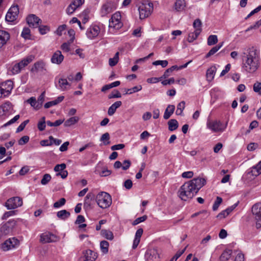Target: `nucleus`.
Wrapping results in <instances>:
<instances>
[{
    "label": "nucleus",
    "mask_w": 261,
    "mask_h": 261,
    "mask_svg": "<svg viewBox=\"0 0 261 261\" xmlns=\"http://www.w3.org/2000/svg\"><path fill=\"white\" fill-rule=\"evenodd\" d=\"M206 184L204 178H195L182 185L178 193L180 198L184 201L192 198L199 190Z\"/></svg>",
    "instance_id": "nucleus-1"
},
{
    "label": "nucleus",
    "mask_w": 261,
    "mask_h": 261,
    "mask_svg": "<svg viewBox=\"0 0 261 261\" xmlns=\"http://www.w3.org/2000/svg\"><path fill=\"white\" fill-rule=\"evenodd\" d=\"M242 69L247 73L255 72L260 65L259 53L253 46L249 48L244 53Z\"/></svg>",
    "instance_id": "nucleus-2"
},
{
    "label": "nucleus",
    "mask_w": 261,
    "mask_h": 261,
    "mask_svg": "<svg viewBox=\"0 0 261 261\" xmlns=\"http://www.w3.org/2000/svg\"><path fill=\"white\" fill-rule=\"evenodd\" d=\"M136 3L141 19H145L150 15L153 8L152 3H148L144 0H137Z\"/></svg>",
    "instance_id": "nucleus-3"
},
{
    "label": "nucleus",
    "mask_w": 261,
    "mask_h": 261,
    "mask_svg": "<svg viewBox=\"0 0 261 261\" xmlns=\"http://www.w3.org/2000/svg\"><path fill=\"white\" fill-rule=\"evenodd\" d=\"M95 200L97 205L101 208H107L112 204L111 195L105 192H101L97 194Z\"/></svg>",
    "instance_id": "nucleus-4"
},
{
    "label": "nucleus",
    "mask_w": 261,
    "mask_h": 261,
    "mask_svg": "<svg viewBox=\"0 0 261 261\" xmlns=\"http://www.w3.org/2000/svg\"><path fill=\"white\" fill-rule=\"evenodd\" d=\"M121 16L120 13L117 12L112 15L109 20V31L113 32L114 30H118L123 26V23L121 21Z\"/></svg>",
    "instance_id": "nucleus-5"
},
{
    "label": "nucleus",
    "mask_w": 261,
    "mask_h": 261,
    "mask_svg": "<svg viewBox=\"0 0 261 261\" xmlns=\"http://www.w3.org/2000/svg\"><path fill=\"white\" fill-rule=\"evenodd\" d=\"M13 88V83L11 80H7L0 85V97H5L10 95Z\"/></svg>",
    "instance_id": "nucleus-6"
},
{
    "label": "nucleus",
    "mask_w": 261,
    "mask_h": 261,
    "mask_svg": "<svg viewBox=\"0 0 261 261\" xmlns=\"http://www.w3.org/2000/svg\"><path fill=\"white\" fill-rule=\"evenodd\" d=\"M227 126V122L225 124L220 121H211L207 122V127L214 132H222L225 130Z\"/></svg>",
    "instance_id": "nucleus-7"
},
{
    "label": "nucleus",
    "mask_w": 261,
    "mask_h": 261,
    "mask_svg": "<svg viewBox=\"0 0 261 261\" xmlns=\"http://www.w3.org/2000/svg\"><path fill=\"white\" fill-rule=\"evenodd\" d=\"M22 199L20 197L16 196L9 198L5 203V206L8 210L15 209L22 205Z\"/></svg>",
    "instance_id": "nucleus-8"
},
{
    "label": "nucleus",
    "mask_w": 261,
    "mask_h": 261,
    "mask_svg": "<svg viewBox=\"0 0 261 261\" xmlns=\"http://www.w3.org/2000/svg\"><path fill=\"white\" fill-rule=\"evenodd\" d=\"M145 257L146 261H159L160 252L156 248L149 249L145 253Z\"/></svg>",
    "instance_id": "nucleus-9"
},
{
    "label": "nucleus",
    "mask_w": 261,
    "mask_h": 261,
    "mask_svg": "<svg viewBox=\"0 0 261 261\" xmlns=\"http://www.w3.org/2000/svg\"><path fill=\"white\" fill-rule=\"evenodd\" d=\"M252 213L256 221V225H261V202L256 203L252 206Z\"/></svg>",
    "instance_id": "nucleus-10"
},
{
    "label": "nucleus",
    "mask_w": 261,
    "mask_h": 261,
    "mask_svg": "<svg viewBox=\"0 0 261 261\" xmlns=\"http://www.w3.org/2000/svg\"><path fill=\"white\" fill-rule=\"evenodd\" d=\"M13 107L10 101H7L0 106V117L12 114Z\"/></svg>",
    "instance_id": "nucleus-11"
},
{
    "label": "nucleus",
    "mask_w": 261,
    "mask_h": 261,
    "mask_svg": "<svg viewBox=\"0 0 261 261\" xmlns=\"http://www.w3.org/2000/svg\"><path fill=\"white\" fill-rule=\"evenodd\" d=\"M56 240V236L49 232H45L40 235V241L42 243L54 242Z\"/></svg>",
    "instance_id": "nucleus-12"
},
{
    "label": "nucleus",
    "mask_w": 261,
    "mask_h": 261,
    "mask_svg": "<svg viewBox=\"0 0 261 261\" xmlns=\"http://www.w3.org/2000/svg\"><path fill=\"white\" fill-rule=\"evenodd\" d=\"M14 223L13 221H9L3 224L0 228V234L1 236L8 235L12 231Z\"/></svg>",
    "instance_id": "nucleus-13"
},
{
    "label": "nucleus",
    "mask_w": 261,
    "mask_h": 261,
    "mask_svg": "<svg viewBox=\"0 0 261 261\" xmlns=\"http://www.w3.org/2000/svg\"><path fill=\"white\" fill-rule=\"evenodd\" d=\"M100 32V28L97 25H93L89 27L87 32L86 35L87 37L90 39H93L96 38Z\"/></svg>",
    "instance_id": "nucleus-14"
},
{
    "label": "nucleus",
    "mask_w": 261,
    "mask_h": 261,
    "mask_svg": "<svg viewBox=\"0 0 261 261\" xmlns=\"http://www.w3.org/2000/svg\"><path fill=\"white\" fill-rule=\"evenodd\" d=\"M27 21L30 27L35 28L38 27L42 21L35 15L30 14L27 17Z\"/></svg>",
    "instance_id": "nucleus-15"
},
{
    "label": "nucleus",
    "mask_w": 261,
    "mask_h": 261,
    "mask_svg": "<svg viewBox=\"0 0 261 261\" xmlns=\"http://www.w3.org/2000/svg\"><path fill=\"white\" fill-rule=\"evenodd\" d=\"M19 244V241L15 238H12L6 240L3 244L4 250H8L12 248L15 247Z\"/></svg>",
    "instance_id": "nucleus-16"
},
{
    "label": "nucleus",
    "mask_w": 261,
    "mask_h": 261,
    "mask_svg": "<svg viewBox=\"0 0 261 261\" xmlns=\"http://www.w3.org/2000/svg\"><path fill=\"white\" fill-rule=\"evenodd\" d=\"M35 59V56L33 55H29L22 59L19 62L16 63L20 71H21L25 67L28 66L30 63H31Z\"/></svg>",
    "instance_id": "nucleus-17"
},
{
    "label": "nucleus",
    "mask_w": 261,
    "mask_h": 261,
    "mask_svg": "<svg viewBox=\"0 0 261 261\" xmlns=\"http://www.w3.org/2000/svg\"><path fill=\"white\" fill-rule=\"evenodd\" d=\"M45 70V63L42 60H40L34 64L31 71L35 72H43Z\"/></svg>",
    "instance_id": "nucleus-18"
},
{
    "label": "nucleus",
    "mask_w": 261,
    "mask_h": 261,
    "mask_svg": "<svg viewBox=\"0 0 261 261\" xmlns=\"http://www.w3.org/2000/svg\"><path fill=\"white\" fill-rule=\"evenodd\" d=\"M113 5L111 2H107L103 4L101 7L100 13L103 17L111 13L113 10Z\"/></svg>",
    "instance_id": "nucleus-19"
},
{
    "label": "nucleus",
    "mask_w": 261,
    "mask_h": 261,
    "mask_svg": "<svg viewBox=\"0 0 261 261\" xmlns=\"http://www.w3.org/2000/svg\"><path fill=\"white\" fill-rule=\"evenodd\" d=\"M84 261H95L97 257L96 252L91 250H87L84 252Z\"/></svg>",
    "instance_id": "nucleus-20"
},
{
    "label": "nucleus",
    "mask_w": 261,
    "mask_h": 261,
    "mask_svg": "<svg viewBox=\"0 0 261 261\" xmlns=\"http://www.w3.org/2000/svg\"><path fill=\"white\" fill-rule=\"evenodd\" d=\"M94 199L93 194L89 193L87 194L85 198L84 202V208L87 210L91 208V205L92 200Z\"/></svg>",
    "instance_id": "nucleus-21"
},
{
    "label": "nucleus",
    "mask_w": 261,
    "mask_h": 261,
    "mask_svg": "<svg viewBox=\"0 0 261 261\" xmlns=\"http://www.w3.org/2000/svg\"><path fill=\"white\" fill-rule=\"evenodd\" d=\"M64 56L60 50L56 51L53 55L51 58V61L53 63L60 64L63 61Z\"/></svg>",
    "instance_id": "nucleus-22"
},
{
    "label": "nucleus",
    "mask_w": 261,
    "mask_h": 261,
    "mask_svg": "<svg viewBox=\"0 0 261 261\" xmlns=\"http://www.w3.org/2000/svg\"><path fill=\"white\" fill-rule=\"evenodd\" d=\"M143 230L142 228H139L137 230L135 234V239L133 241V244L132 246L133 249H135L138 247L140 242V239L143 234Z\"/></svg>",
    "instance_id": "nucleus-23"
},
{
    "label": "nucleus",
    "mask_w": 261,
    "mask_h": 261,
    "mask_svg": "<svg viewBox=\"0 0 261 261\" xmlns=\"http://www.w3.org/2000/svg\"><path fill=\"white\" fill-rule=\"evenodd\" d=\"M59 89L65 91L69 88L71 84L67 81L66 79L60 78L58 81Z\"/></svg>",
    "instance_id": "nucleus-24"
},
{
    "label": "nucleus",
    "mask_w": 261,
    "mask_h": 261,
    "mask_svg": "<svg viewBox=\"0 0 261 261\" xmlns=\"http://www.w3.org/2000/svg\"><path fill=\"white\" fill-rule=\"evenodd\" d=\"M186 4L185 0H176L174 4V8L176 11L181 12L185 9Z\"/></svg>",
    "instance_id": "nucleus-25"
},
{
    "label": "nucleus",
    "mask_w": 261,
    "mask_h": 261,
    "mask_svg": "<svg viewBox=\"0 0 261 261\" xmlns=\"http://www.w3.org/2000/svg\"><path fill=\"white\" fill-rule=\"evenodd\" d=\"M122 105L121 101H117L112 104L108 109V114L109 116H112L116 112L117 109L119 108Z\"/></svg>",
    "instance_id": "nucleus-26"
},
{
    "label": "nucleus",
    "mask_w": 261,
    "mask_h": 261,
    "mask_svg": "<svg viewBox=\"0 0 261 261\" xmlns=\"http://www.w3.org/2000/svg\"><path fill=\"white\" fill-rule=\"evenodd\" d=\"M216 72V68L215 66H212L207 70L206 77L207 81L211 82L214 79Z\"/></svg>",
    "instance_id": "nucleus-27"
},
{
    "label": "nucleus",
    "mask_w": 261,
    "mask_h": 261,
    "mask_svg": "<svg viewBox=\"0 0 261 261\" xmlns=\"http://www.w3.org/2000/svg\"><path fill=\"white\" fill-rule=\"evenodd\" d=\"M64 98V97L63 96H60L55 100L47 102L46 103H45L44 108L45 109H48L53 106H56L60 102H62Z\"/></svg>",
    "instance_id": "nucleus-28"
},
{
    "label": "nucleus",
    "mask_w": 261,
    "mask_h": 261,
    "mask_svg": "<svg viewBox=\"0 0 261 261\" xmlns=\"http://www.w3.org/2000/svg\"><path fill=\"white\" fill-rule=\"evenodd\" d=\"M174 110L175 106L174 105H168L165 111L164 118L165 119H169L174 113Z\"/></svg>",
    "instance_id": "nucleus-29"
},
{
    "label": "nucleus",
    "mask_w": 261,
    "mask_h": 261,
    "mask_svg": "<svg viewBox=\"0 0 261 261\" xmlns=\"http://www.w3.org/2000/svg\"><path fill=\"white\" fill-rule=\"evenodd\" d=\"M232 254V250L230 249H225L221 254L220 256V260L221 261H227L228 260Z\"/></svg>",
    "instance_id": "nucleus-30"
},
{
    "label": "nucleus",
    "mask_w": 261,
    "mask_h": 261,
    "mask_svg": "<svg viewBox=\"0 0 261 261\" xmlns=\"http://www.w3.org/2000/svg\"><path fill=\"white\" fill-rule=\"evenodd\" d=\"M168 129L170 131H174L176 129L178 126V123L176 119H170L168 122Z\"/></svg>",
    "instance_id": "nucleus-31"
},
{
    "label": "nucleus",
    "mask_w": 261,
    "mask_h": 261,
    "mask_svg": "<svg viewBox=\"0 0 261 261\" xmlns=\"http://www.w3.org/2000/svg\"><path fill=\"white\" fill-rule=\"evenodd\" d=\"M79 120V118L77 116L72 117L67 120H66L64 122V126L66 127H69L72 125L76 123Z\"/></svg>",
    "instance_id": "nucleus-32"
},
{
    "label": "nucleus",
    "mask_w": 261,
    "mask_h": 261,
    "mask_svg": "<svg viewBox=\"0 0 261 261\" xmlns=\"http://www.w3.org/2000/svg\"><path fill=\"white\" fill-rule=\"evenodd\" d=\"M70 214L65 210H61L57 212V217L62 220H66L69 217Z\"/></svg>",
    "instance_id": "nucleus-33"
},
{
    "label": "nucleus",
    "mask_w": 261,
    "mask_h": 261,
    "mask_svg": "<svg viewBox=\"0 0 261 261\" xmlns=\"http://www.w3.org/2000/svg\"><path fill=\"white\" fill-rule=\"evenodd\" d=\"M252 174L254 176H257L261 174V161L255 166L252 168Z\"/></svg>",
    "instance_id": "nucleus-34"
},
{
    "label": "nucleus",
    "mask_w": 261,
    "mask_h": 261,
    "mask_svg": "<svg viewBox=\"0 0 261 261\" xmlns=\"http://www.w3.org/2000/svg\"><path fill=\"white\" fill-rule=\"evenodd\" d=\"M27 102L36 110H39L40 107L35 97H31L27 100Z\"/></svg>",
    "instance_id": "nucleus-35"
},
{
    "label": "nucleus",
    "mask_w": 261,
    "mask_h": 261,
    "mask_svg": "<svg viewBox=\"0 0 261 261\" xmlns=\"http://www.w3.org/2000/svg\"><path fill=\"white\" fill-rule=\"evenodd\" d=\"M199 31H194L193 32H191L188 35V41L189 42H192L196 40L198 36L200 35Z\"/></svg>",
    "instance_id": "nucleus-36"
},
{
    "label": "nucleus",
    "mask_w": 261,
    "mask_h": 261,
    "mask_svg": "<svg viewBox=\"0 0 261 261\" xmlns=\"http://www.w3.org/2000/svg\"><path fill=\"white\" fill-rule=\"evenodd\" d=\"M217 36L215 35H211L207 38V43L209 46L216 44L218 42Z\"/></svg>",
    "instance_id": "nucleus-37"
},
{
    "label": "nucleus",
    "mask_w": 261,
    "mask_h": 261,
    "mask_svg": "<svg viewBox=\"0 0 261 261\" xmlns=\"http://www.w3.org/2000/svg\"><path fill=\"white\" fill-rule=\"evenodd\" d=\"M175 69H178V67L176 65L172 66L171 67L167 69L161 76L162 79H166L170 76L171 73Z\"/></svg>",
    "instance_id": "nucleus-38"
},
{
    "label": "nucleus",
    "mask_w": 261,
    "mask_h": 261,
    "mask_svg": "<svg viewBox=\"0 0 261 261\" xmlns=\"http://www.w3.org/2000/svg\"><path fill=\"white\" fill-rule=\"evenodd\" d=\"M18 15H15L14 13L8 11L6 15V20L8 22H13L17 18Z\"/></svg>",
    "instance_id": "nucleus-39"
},
{
    "label": "nucleus",
    "mask_w": 261,
    "mask_h": 261,
    "mask_svg": "<svg viewBox=\"0 0 261 261\" xmlns=\"http://www.w3.org/2000/svg\"><path fill=\"white\" fill-rule=\"evenodd\" d=\"M119 52H117L113 58L109 59V64L110 66H114L117 64L119 61Z\"/></svg>",
    "instance_id": "nucleus-40"
},
{
    "label": "nucleus",
    "mask_w": 261,
    "mask_h": 261,
    "mask_svg": "<svg viewBox=\"0 0 261 261\" xmlns=\"http://www.w3.org/2000/svg\"><path fill=\"white\" fill-rule=\"evenodd\" d=\"M185 108V102L184 101H182L180 102H179L177 106L176 114L177 115H182V112Z\"/></svg>",
    "instance_id": "nucleus-41"
},
{
    "label": "nucleus",
    "mask_w": 261,
    "mask_h": 261,
    "mask_svg": "<svg viewBox=\"0 0 261 261\" xmlns=\"http://www.w3.org/2000/svg\"><path fill=\"white\" fill-rule=\"evenodd\" d=\"M9 72L11 74L14 75L19 73L21 71L17 63H15L10 68Z\"/></svg>",
    "instance_id": "nucleus-42"
},
{
    "label": "nucleus",
    "mask_w": 261,
    "mask_h": 261,
    "mask_svg": "<svg viewBox=\"0 0 261 261\" xmlns=\"http://www.w3.org/2000/svg\"><path fill=\"white\" fill-rule=\"evenodd\" d=\"M109 243L106 241H102L100 242V246L101 251L106 254L108 252Z\"/></svg>",
    "instance_id": "nucleus-43"
},
{
    "label": "nucleus",
    "mask_w": 261,
    "mask_h": 261,
    "mask_svg": "<svg viewBox=\"0 0 261 261\" xmlns=\"http://www.w3.org/2000/svg\"><path fill=\"white\" fill-rule=\"evenodd\" d=\"M201 25V21L199 19H196L195 20L193 24V27L195 29V31H199V33H200L202 31Z\"/></svg>",
    "instance_id": "nucleus-44"
},
{
    "label": "nucleus",
    "mask_w": 261,
    "mask_h": 261,
    "mask_svg": "<svg viewBox=\"0 0 261 261\" xmlns=\"http://www.w3.org/2000/svg\"><path fill=\"white\" fill-rule=\"evenodd\" d=\"M102 235L108 240H112L114 238L113 233L112 231L106 229L101 230Z\"/></svg>",
    "instance_id": "nucleus-45"
},
{
    "label": "nucleus",
    "mask_w": 261,
    "mask_h": 261,
    "mask_svg": "<svg viewBox=\"0 0 261 261\" xmlns=\"http://www.w3.org/2000/svg\"><path fill=\"white\" fill-rule=\"evenodd\" d=\"M142 87L141 85H138L133 87L132 88H130L127 89V92L125 94H131L132 93L138 92L141 90Z\"/></svg>",
    "instance_id": "nucleus-46"
},
{
    "label": "nucleus",
    "mask_w": 261,
    "mask_h": 261,
    "mask_svg": "<svg viewBox=\"0 0 261 261\" xmlns=\"http://www.w3.org/2000/svg\"><path fill=\"white\" fill-rule=\"evenodd\" d=\"M38 128L40 131H43L45 128V117H42L41 119L38 123Z\"/></svg>",
    "instance_id": "nucleus-47"
},
{
    "label": "nucleus",
    "mask_w": 261,
    "mask_h": 261,
    "mask_svg": "<svg viewBox=\"0 0 261 261\" xmlns=\"http://www.w3.org/2000/svg\"><path fill=\"white\" fill-rule=\"evenodd\" d=\"M222 202V199L220 197H217L216 200L213 205V210L215 211L218 210L219 205Z\"/></svg>",
    "instance_id": "nucleus-48"
},
{
    "label": "nucleus",
    "mask_w": 261,
    "mask_h": 261,
    "mask_svg": "<svg viewBox=\"0 0 261 261\" xmlns=\"http://www.w3.org/2000/svg\"><path fill=\"white\" fill-rule=\"evenodd\" d=\"M21 36L24 39H29L30 38V30L28 28H24Z\"/></svg>",
    "instance_id": "nucleus-49"
},
{
    "label": "nucleus",
    "mask_w": 261,
    "mask_h": 261,
    "mask_svg": "<svg viewBox=\"0 0 261 261\" xmlns=\"http://www.w3.org/2000/svg\"><path fill=\"white\" fill-rule=\"evenodd\" d=\"M66 203V199L64 198H62L60 200L54 203V207L55 208H59L64 205Z\"/></svg>",
    "instance_id": "nucleus-50"
},
{
    "label": "nucleus",
    "mask_w": 261,
    "mask_h": 261,
    "mask_svg": "<svg viewBox=\"0 0 261 261\" xmlns=\"http://www.w3.org/2000/svg\"><path fill=\"white\" fill-rule=\"evenodd\" d=\"M51 178V177L50 174H45L41 180V184L43 185H45L48 183V182L50 180Z\"/></svg>",
    "instance_id": "nucleus-51"
},
{
    "label": "nucleus",
    "mask_w": 261,
    "mask_h": 261,
    "mask_svg": "<svg viewBox=\"0 0 261 261\" xmlns=\"http://www.w3.org/2000/svg\"><path fill=\"white\" fill-rule=\"evenodd\" d=\"M110 139V135L108 133H106L104 134H103L101 138H100V141H103L104 144L105 145H108L110 144V141H109Z\"/></svg>",
    "instance_id": "nucleus-52"
},
{
    "label": "nucleus",
    "mask_w": 261,
    "mask_h": 261,
    "mask_svg": "<svg viewBox=\"0 0 261 261\" xmlns=\"http://www.w3.org/2000/svg\"><path fill=\"white\" fill-rule=\"evenodd\" d=\"M186 249V247L181 250H178L170 261H176L177 259L185 252Z\"/></svg>",
    "instance_id": "nucleus-53"
},
{
    "label": "nucleus",
    "mask_w": 261,
    "mask_h": 261,
    "mask_svg": "<svg viewBox=\"0 0 261 261\" xmlns=\"http://www.w3.org/2000/svg\"><path fill=\"white\" fill-rule=\"evenodd\" d=\"M220 49V46H214L205 55V58H207L211 57V56L214 55L216 52H217Z\"/></svg>",
    "instance_id": "nucleus-54"
},
{
    "label": "nucleus",
    "mask_w": 261,
    "mask_h": 261,
    "mask_svg": "<svg viewBox=\"0 0 261 261\" xmlns=\"http://www.w3.org/2000/svg\"><path fill=\"white\" fill-rule=\"evenodd\" d=\"M253 91L261 95V83L256 82L253 85Z\"/></svg>",
    "instance_id": "nucleus-55"
},
{
    "label": "nucleus",
    "mask_w": 261,
    "mask_h": 261,
    "mask_svg": "<svg viewBox=\"0 0 261 261\" xmlns=\"http://www.w3.org/2000/svg\"><path fill=\"white\" fill-rule=\"evenodd\" d=\"M147 218V216L146 215H144L142 217H139L134 221L132 224L133 225H136L141 222L145 221Z\"/></svg>",
    "instance_id": "nucleus-56"
},
{
    "label": "nucleus",
    "mask_w": 261,
    "mask_h": 261,
    "mask_svg": "<svg viewBox=\"0 0 261 261\" xmlns=\"http://www.w3.org/2000/svg\"><path fill=\"white\" fill-rule=\"evenodd\" d=\"M38 27L39 32L42 35H44L49 31V28L47 25H41Z\"/></svg>",
    "instance_id": "nucleus-57"
},
{
    "label": "nucleus",
    "mask_w": 261,
    "mask_h": 261,
    "mask_svg": "<svg viewBox=\"0 0 261 261\" xmlns=\"http://www.w3.org/2000/svg\"><path fill=\"white\" fill-rule=\"evenodd\" d=\"M20 118L19 115H17L14 117H13L12 119H11L10 120H9L8 122L4 124L3 126V127H7L14 123H15L16 121H17L19 118Z\"/></svg>",
    "instance_id": "nucleus-58"
},
{
    "label": "nucleus",
    "mask_w": 261,
    "mask_h": 261,
    "mask_svg": "<svg viewBox=\"0 0 261 261\" xmlns=\"http://www.w3.org/2000/svg\"><path fill=\"white\" fill-rule=\"evenodd\" d=\"M66 167V165L64 163L58 164L54 167V170L56 172H59L63 171Z\"/></svg>",
    "instance_id": "nucleus-59"
},
{
    "label": "nucleus",
    "mask_w": 261,
    "mask_h": 261,
    "mask_svg": "<svg viewBox=\"0 0 261 261\" xmlns=\"http://www.w3.org/2000/svg\"><path fill=\"white\" fill-rule=\"evenodd\" d=\"M45 92H43L38 97L37 99V102L39 104L40 108H41L42 104L44 101V98H45Z\"/></svg>",
    "instance_id": "nucleus-60"
},
{
    "label": "nucleus",
    "mask_w": 261,
    "mask_h": 261,
    "mask_svg": "<svg viewBox=\"0 0 261 261\" xmlns=\"http://www.w3.org/2000/svg\"><path fill=\"white\" fill-rule=\"evenodd\" d=\"M168 61L167 60H158L153 62L154 65H161L162 67H165L168 65Z\"/></svg>",
    "instance_id": "nucleus-61"
},
{
    "label": "nucleus",
    "mask_w": 261,
    "mask_h": 261,
    "mask_svg": "<svg viewBox=\"0 0 261 261\" xmlns=\"http://www.w3.org/2000/svg\"><path fill=\"white\" fill-rule=\"evenodd\" d=\"M29 120H26L24 121L23 122H22L17 128L16 131V133H19V132L22 131L24 129V127H25L26 125L29 123Z\"/></svg>",
    "instance_id": "nucleus-62"
},
{
    "label": "nucleus",
    "mask_w": 261,
    "mask_h": 261,
    "mask_svg": "<svg viewBox=\"0 0 261 261\" xmlns=\"http://www.w3.org/2000/svg\"><path fill=\"white\" fill-rule=\"evenodd\" d=\"M84 3V0H73L71 4L74 6L76 9L81 6Z\"/></svg>",
    "instance_id": "nucleus-63"
},
{
    "label": "nucleus",
    "mask_w": 261,
    "mask_h": 261,
    "mask_svg": "<svg viewBox=\"0 0 261 261\" xmlns=\"http://www.w3.org/2000/svg\"><path fill=\"white\" fill-rule=\"evenodd\" d=\"M66 25L65 24H63L60 25L57 30H56V33L59 36H61L63 34V32L66 30Z\"/></svg>",
    "instance_id": "nucleus-64"
}]
</instances>
